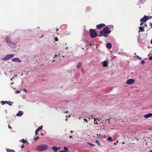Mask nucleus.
Segmentation results:
<instances>
[{
	"instance_id": "33",
	"label": "nucleus",
	"mask_w": 152,
	"mask_h": 152,
	"mask_svg": "<svg viewBox=\"0 0 152 152\" xmlns=\"http://www.w3.org/2000/svg\"><path fill=\"white\" fill-rule=\"evenodd\" d=\"M149 59L150 60H152V56H151L149 58Z\"/></svg>"
},
{
	"instance_id": "8",
	"label": "nucleus",
	"mask_w": 152,
	"mask_h": 152,
	"mask_svg": "<svg viewBox=\"0 0 152 152\" xmlns=\"http://www.w3.org/2000/svg\"><path fill=\"white\" fill-rule=\"evenodd\" d=\"M10 39L11 38L9 37H7L5 38L6 42L9 45V44L11 43V41Z\"/></svg>"
},
{
	"instance_id": "23",
	"label": "nucleus",
	"mask_w": 152,
	"mask_h": 152,
	"mask_svg": "<svg viewBox=\"0 0 152 152\" xmlns=\"http://www.w3.org/2000/svg\"><path fill=\"white\" fill-rule=\"evenodd\" d=\"M42 126H41L38 127L37 129L39 131L40 130L42 129Z\"/></svg>"
},
{
	"instance_id": "27",
	"label": "nucleus",
	"mask_w": 152,
	"mask_h": 152,
	"mask_svg": "<svg viewBox=\"0 0 152 152\" xmlns=\"http://www.w3.org/2000/svg\"><path fill=\"white\" fill-rule=\"evenodd\" d=\"M64 150L66 151H67L68 150V148L67 147H64Z\"/></svg>"
},
{
	"instance_id": "6",
	"label": "nucleus",
	"mask_w": 152,
	"mask_h": 152,
	"mask_svg": "<svg viewBox=\"0 0 152 152\" xmlns=\"http://www.w3.org/2000/svg\"><path fill=\"white\" fill-rule=\"evenodd\" d=\"M134 80L132 79H129L126 81V83L128 85L134 83Z\"/></svg>"
},
{
	"instance_id": "18",
	"label": "nucleus",
	"mask_w": 152,
	"mask_h": 152,
	"mask_svg": "<svg viewBox=\"0 0 152 152\" xmlns=\"http://www.w3.org/2000/svg\"><path fill=\"white\" fill-rule=\"evenodd\" d=\"M135 58H137V59L140 60H142V58L140 57L139 56H138L136 55L135 56Z\"/></svg>"
},
{
	"instance_id": "47",
	"label": "nucleus",
	"mask_w": 152,
	"mask_h": 152,
	"mask_svg": "<svg viewBox=\"0 0 152 152\" xmlns=\"http://www.w3.org/2000/svg\"><path fill=\"white\" fill-rule=\"evenodd\" d=\"M68 111H66V112L65 113H68Z\"/></svg>"
},
{
	"instance_id": "14",
	"label": "nucleus",
	"mask_w": 152,
	"mask_h": 152,
	"mask_svg": "<svg viewBox=\"0 0 152 152\" xmlns=\"http://www.w3.org/2000/svg\"><path fill=\"white\" fill-rule=\"evenodd\" d=\"M23 114V113L22 111H19L18 113L16 114V116H20Z\"/></svg>"
},
{
	"instance_id": "3",
	"label": "nucleus",
	"mask_w": 152,
	"mask_h": 152,
	"mask_svg": "<svg viewBox=\"0 0 152 152\" xmlns=\"http://www.w3.org/2000/svg\"><path fill=\"white\" fill-rule=\"evenodd\" d=\"M14 55L13 54L7 55L4 57L3 59V60H7L12 58Z\"/></svg>"
},
{
	"instance_id": "52",
	"label": "nucleus",
	"mask_w": 152,
	"mask_h": 152,
	"mask_svg": "<svg viewBox=\"0 0 152 152\" xmlns=\"http://www.w3.org/2000/svg\"><path fill=\"white\" fill-rule=\"evenodd\" d=\"M54 61H54V60H53V62H54Z\"/></svg>"
},
{
	"instance_id": "28",
	"label": "nucleus",
	"mask_w": 152,
	"mask_h": 152,
	"mask_svg": "<svg viewBox=\"0 0 152 152\" xmlns=\"http://www.w3.org/2000/svg\"><path fill=\"white\" fill-rule=\"evenodd\" d=\"M38 132L39 131L37 129H36L35 132V134L37 135V134H39V133H38Z\"/></svg>"
},
{
	"instance_id": "19",
	"label": "nucleus",
	"mask_w": 152,
	"mask_h": 152,
	"mask_svg": "<svg viewBox=\"0 0 152 152\" xmlns=\"http://www.w3.org/2000/svg\"><path fill=\"white\" fill-rule=\"evenodd\" d=\"M7 152H15V151L13 150L7 149L6 150Z\"/></svg>"
},
{
	"instance_id": "44",
	"label": "nucleus",
	"mask_w": 152,
	"mask_h": 152,
	"mask_svg": "<svg viewBox=\"0 0 152 152\" xmlns=\"http://www.w3.org/2000/svg\"><path fill=\"white\" fill-rule=\"evenodd\" d=\"M149 152H152V150H150Z\"/></svg>"
},
{
	"instance_id": "53",
	"label": "nucleus",
	"mask_w": 152,
	"mask_h": 152,
	"mask_svg": "<svg viewBox=\"0 0 152 152\" xmlns=\"http://www.w3.org/2000/svg\"><path fill=\"white\" fill-rule=\"evenodd\" d=\"M1 46V44H0V46Z\"/></svg>"
},
{
	"instance_id": "49",
	"label": "nucleus",
	"mask_w": 152,
	"mask_h": 152,
	"mask_svg": "<svg viewBox=\"0 0 152 152\" xmlns=\"http://www.w3.org/2000/svg\"><path fill=\"white\" fill-rule=\"evenodd\" d=\"M24 90H25V91H26V89H24Z\"/></svg>"
},
{
	"instance_id": "16",
	"label": "nucleus",
	"mask_w": 152,
	"mask_h": 152,
	"mask_svg": "<svg viewBox=\"0 0 152 152\" xmlns=\"http://www.w3.org/2000/svg\"><path fill=\"white\" fill-rule=\"evenodd\" d=\"M9 45H10L11 47H15L16 46V44L14 42H12L10 44H9Z\"/></svg>"
},
{
	"instance_id": "24",
	"label": "nucleus",
	"mask_w": 152,
	"mask_h": 152,
	"mask_svg": "<svg viewBox=\"0 0 152 152\" xmlns=\"http://www.w3.org/2000/svg\"><path fill=\"white\" fill-rule=\"evenodd\" d=\"M7 101H2L1 102V103L2 105L5 104L7 103Z\"/></svg>"
},
{
	"instance_id": "45",
	"label": "nucleus",
	"mask_w": 152,
	"mask_h": 152,
	"mask_svg": "<svg viewBox=\"0 0 152 152\" xmlns=\"http://www.w3.org/2000/svg\"><path fill=\"white\" fill-rule=\"evenodd\" d=\"M58 28H57V29H56V31H58Z\"/></svg>"
},
{
	"instance_id": "54",
	"label": "nucleus",
	"mask_w": 152,
	"mask_h": 152,
	"mask_svg": "<svg viewBox=\"0 0 152 152\" xmlns=\"http://www.w3.org/2000/svg\"><path fill=\"white\" fill-rule=\"evenodd\" d=\"M11 80H12V79H11Z\"/></svg>"
},
{
	"instance_id": "20",
	"label": "nucleus",
	"mask_w": 152,
	"mask_h": 152,
	"mask_svg": "<svg viewBox=\"0 0 152 152\" xmlns=\"http://www.w3.org/2000/svg\"><path fill=\"white\" fill-rule=\"evenodd\" d=\"M139 30L141 31H145L144 28L142 27H140L139 28Z\"/></svg>"
},
{
	"instance_id": "12",
	"label": "nucleus",
	"mask_w": 152,
	"mask_h": 152,
	"mask_svg": "<svg viewBox=\"0 0 152 152\" xmlns=\"http://www.w3.org/2000/svg\"><path fill=\"white\" fill-rule=\"evenodd\" d=\"M150 117H152V113H149L146 114L144 115V117L145 118H147Z\"/></svg>"
},
{
	"instance_id": "17",
	"label": "nucleus",
	"mask_w": 152,
	"mask_h": 152,
	"mask_svg": "<svg viewBox=\"0 0 152 152\" xmlns=\"http://www.w3.org/2000/svg\"><path fill=\"white\" fill-rule=\"evenodd\" d=\"M52 150L55 152H56L58 150V149L56 147L54 146L52 147Z\"/></svg>"
},
{
	"instance_id": "21",
	"label": "nucleus",
	"mask_w": 152,
	"mask_h": 152,
	"mask_svg": "<svg viewBox=\"0 0 152 152\" xmlns=\"http://www.w3.org/2000/svg\"><path fill=\"white\" fill-rule=\"evenodd\" d=\"M12 103H13L12 102ZM7 103L9 105L11 106L12 105V102L10 101H7Z\"/></svg>"
},
{
	"instance_id": "10",
	"label": "nucleus",
	"mask_w": 152,
	"mask_h": 152,
	"mask_svg": "<svg viewBox=\"0 0 152 152\" xmlns=\"http://www.w3.org/2000/svg\"><path fill=\"white\" fill-rule=\"evenodd\" d=\"M12 62H21V61L18 58H15L12 59Z\"/></svg>"
},
{
	"instance_id": "15",
	"label": "nucleus",
	"mask_w": 152,
	"mask_h": 152,
	"mask_svg": "<svg viewBox=\"0 0 152 152\" xmlns=\"http://www.w3.org/2000/svg\"><path fill=\"white\" fill-rule=\"evenodd\" d=\"M106 47L110 49L112 47V45L110 43H108L106 45Z\"/></svg>"
},
{
	"instance_id": "1",
	"label": "nucleus",
	"mask_w": 152,
	"mask_h": 152,
	"mask_svg": "<svg viewBox=\"0 0 152 152\" xmlns=\"http://www.w3.org/2000/svg\"><path fill=\"white\" fill-rule=\"evenodd\" d=\"M48 146L46 144L38 145L36 147V150L38 151H42L48 149Z\"/></svg>"
},
{
	"instance_id": "7",
	"label": "nucleus",
	"mask_w": 152,
	"mask_h": 152,
	"mask_svg": "<svg viewBox=\"0 0 152 152\" xmlns=\"http://www.w3.org/2000/svg\"><path fill=\"white\" fill-rule=\"evenodd\" d=\"M109 29L110 28L108 26H106L104 28L103 30L107 34H109L111 32V31H109Z\"/></svg>"
},
{
	"instance_id": "25",
	"label": "nucleus",
	"mask_w": 152,
	"mask_h": 152,
	"mask_svg": "<svg viewBox=\"0 0 152 152\" xmlns=\"http://www.w3.org/2000/svg\"><path fill=\"white\" fill-rule=\"evenodd\" d=\"M95 142L97 143L98 144V145L99 146H100L101 145L100 144V143L99 141L98 140H95Z\"/></svg>"
},
{
	"instance_id": "42",
	"label": "nucleus",
	"mask_w": 152,
	"mask_h": 152,
	"mask_svg": "<svg viewBox=\"0 0 152 152\" xmlns=\"http://www.w3.org/2000/svg\"><path fill=\"white\" fill-rule=\"evenodd\" d=\"M91 118L93 119V116H91Z\"/></svg>"
},
{
	"instance_id": "26",
	"label": "nucleus",
	"mask_w": 152,
	"mask_h": 152,
	"mask_svg": "<svg viewBox=\"0 0 152 152\" xmlns=\"http://www.w3.org/2000/svg\"><path fill=\"white\" fill-rule=\"evenodd\" d=\"M20 141L23 143H25L26 142L25 140L24 139H21L20 140Z\"/></svg>"
},
{
	"instance_id": "29",
	"label": "nucleus",
	"mask_w": 152,
	"mask_h": 152,
	"mask_svg": "<svg viewBox=\"0 0 152 152\" xmlns=\"http://www.w3.org/2000/svg\"><path fill=\"white\" fill-rule=\"evenodd\" d=\"M54 39L55 40V41H58V38L57 37H55L54 38Z\"/></svg>"
},
{
	"instance_id": "40",
	"label": "nucleus",
	"mask_w": 152,
	"mask_h": 152,
	"mask_svg": "<svg viewBox=\"0 0 152 152\" xmlns=\"http://www.w3.org/2000/svg\"><path fill=\"white\" fill-rule=\"evenodd\" d=\"M57 56V55H55L54 57L53 58H55Z\"/></svg>"
},
{
	"instance_id": "55",
	"label": "nucleus",
	"mask_w": 152,
	"mask_h": 152,
	"mask_svg": "<svg viewBox=\"0 0 152 152\" xmlns=\"http://www.w3.org/2000/svg\"><path fill=\"white\" fill-rule=\"evenodd\" d=\"M19 91H18V93H19Z\"/></svg>"
},
{
	"instance_id": "38",
	"label": "nucleus",
	"mask_w": 152,
	"mask_h": 152,
	"mask_svg": "<svg viewBox=\"0 0 152 152\" xmlns=\"http://www.w3.org/2000/svg\"><path fill=\"white\" fill-rule=\"evenodd\" d=\"M39 138V137H37V138H35V140L37 141V139Z\"/></svg>"
},
{
	"instance_id": "22",
	"label": "nucleus",
	"mask_w": 152,
	"mask_h": 152,
	"mask_svg": "<svg viewBox=\"0 0 152 152\" xmlns=\"http://www.w3.org/2000/svg\"><path fill=\"white\" fill-rule=\"evenodd\" d=\"M107 140L109 141H110V142L113 141L112 138L111 137H109L108 138H107Z\"/></svg>"
},
{
	"instance_id": "37",
	"label": "nucleus",
	"mask_w": 152,
	"mask_h": 152,
	"mask_svg": "<svg viewBox=\"0 0 152 152\" xmlns=\"http://www.w3.org/2000/svg\"><path fill=\"white\" fill-rule=\"evenodd\" d=\"M57 148L58 149V150H60L61 149V148L60 147H58Z\"/></svg>"
},
{
	"instance_id": "50",
	"label": "nucleus",
	"mask_w": 152,
	"mask_h": 152,
	"mask_svg": "<svg viewBox=\"0 0 152 152\" xmlns=\"http://www.w3.org/2000/svg\"><path fill=\"white\" fill-rule=\"evenodd\" d=\"M70 132H73V131H70Z\"/></svg>"
},
{
	"instance_id": "31",
	"label": "nucleus",
	"mask_w": 152,
	"mask_h": 152,
	"mask_svg": "<svg viewBox=\"0 0 152 152\" xmlns=\"http://www.w3.org/2000/svg\"><path fill=\"white\" fill-rule=\"evenodd\" d=\"M94 123L95 124H98L97 121H96V119L95 118H94Z\"/></svg>"
},
{
	"instance_id": "32",
	"label": "nucleus",
	"mask_w": 152,
	"mask_h": 152,
	"mask_svg": "<svg viewBox=\"0 0 152 152\" xmlns=\"http://www.w3.org/2000/svg\"><path fill=\"white\" fill-rule=\"evenodd\" d=\"M145 63V61L144 60L142 61H141V63L142 64H144Z\"/></svg>"
},
{
	"instance_id": "9",
	"label": "nucleus",
	"mask_w": 152,
	"mask_h": 152,
	"mask_svg": "<svg viewBox=\"0 0 152 152\" xmlns=\"http://www.w3.org/2000/svg\"><path fill=\"white\" fill-rule=\"evenodd\" d=\"M105 26V24L104 23H101L99 25H97L96 26V28L97 29H100Z\"/></svg>"
},
{
	"instance_id": "5",
	"label": "nucleus",
	"mask_w": 152,
	"mask_h": 152,
	"mask_svg": "<svg viewBox=\"0 0 152 152\" xmlns=\"http://www.w3.org/2000/svg\"><path fill=\"white\" fill-rule=\"evenodd\" d=\"M148 17L146 15H144V17L142 18L140 20V21L141 22H145L148 19Z\"/></svg>"
},
{
	"instance_id": "11",
	"label": "nucleus",
	"mask_w": 152,
	"mask_h": 152,
	"mask_svg": "<svg viewBox=\"0 0 152 152\" xmlns=\"http://www.w3.org/2000/svg\"><path fill=\"white\" fill-rule=\"evenodd\" d=\"M103 66L104 67L107 68L108 66V62L107 61H105L102 63Z\"/></svg>"
},
{
	"instance_id": "46",
	"label": "nucleus",
	"mask_w": 152,
	"mask_h": 152,
	"mask_svg": "<svg viewBox=\"0 0 152 152\" xmlns=\"http://www.w3.org/2000/svg\"><path fill=\"white\" fill-rule=\"evenodd\" d=\"M23 147H24V146H23V145H22V148H23Z\"/></svg>"
},
{
	"instance_id": "34",
	"label": "nucleus",
	"mask_w": 152,
	"mask_h": 152,
	"mask_svg": "<svg viewBox=\"0 0 152 152\" xmlns=\"http://www.w3.org/2000/svg\"><path fill=\"white\" fill-rule=\"evenodd\" d=\"M150 25L151 28H152V23H151H151H150Z\"/></svg>"
},
{
	"instance_id": "4",
	"label": "nucleus",
	"mask_w": 152,
	"mask_h": 152,
	"mask_svg": "<svg viewBox=\"0 0 152 152\" xmlns=\"http://www.w3.org/2000/svg\"><path fill=\"white\" fill-rule=\"evenodd\" d=\"M100 34L99 36H98V37H100L101 36H103L104 37L107 38V34L106 32L103 31V30L101 31L100 32Z\"/></svg>"
},
{
	"instance_id": "13",
	"label": "nucleus",
	"mask_w": 152,
	"mask_h": 152,
	"mask_svg": "<svg viewBox=\"0 0 152 152\" xmlns=\"http://www.w3.org/2000/svg\"><path fill=\"white\" fill-rule=\"evenodd\" d=\"M82 64V63L81 62H79L76 65V68L77 69H79L80 68Z\"/></svg>"
},
{
	"instance_id": "35",
	"label": "nucleus",
	"mask_w": 152,
	"mask_h": 152,
	"mask_svg": "<svg viewBox=\"0 0 152 152\" xmlns=\"http://www.w3.org/2000/svg\"><path fill=\"white\" fill-rule=\"evenodd\" d=\"M8 127L10 129H12V128L10 126V125H8Z\"/></svg>"
},
{
	"instance_id": "39",
	"label": "nucleus",
	"mask_w": 152,
	"mask_h": 152,
	"mask_svg": "<svg viewBox=\"0 0 152 152\" xmlns=\"http://www.w3.org/2000/svg\"><path fill=\"white\" fill-rule=\"evenodd\" d=\"M84 121H86L87 123L88 122L87 120L86 119H84Z\"/></svg>"
},
{
	"instance_id": "51",
	"label": "nucleus",
	"mask_w": 152,
	"mask_h": 152,
	"mask_svg": "<svg viewBox=\"0 0 152 152\" xmlns=\"http://www.w3.org/2000/svg\"><path fill=\"white\" fill-rule=\"evenodd\" d=\"M114 144L115 145H116V143H114Z\"/></svg>"
},
{
	"instance_id": "41",
	"label": "nucleus",
	"mask_w": 152,
	"mask_h": 152,
	"mask_svg": "<svg viewBox=\"0 0 152 152\" xmlns=\"http://www.w3.org/2000/svg\"><path fill=\"white\" fill-rule=\"evenodd\" d=\"M72 137H72V136H69V138H72Z\"/></svg>"
},
{
	"instance_id": "2",
	"label": "nucleus",
	"mask_w": 152,
	"mask_h": 152,
	"mask_svg": "<svg viewBox=\"0 0 152 152\" xmlns=\"http://www.w3.org/2000/svg\"><path fill=\"white\" fill-rule=\"evenodd\" d=\"M90 35L92 38H94L97 36V34L94 29H91L90 30Z\"/></svg>"
},
{
	"instance_id": "30",
	"label": "nucleus",
	"mask_w": 152,
	"mask_h": 152,
	"mask_svg": "<svg viewBox=\"0 0 152 152\" xmlns=\"http://www.w3.org/2000/svg\"><path fill=\"white\" fill-rule=\"evenodd\" d=\"M88 144L90 145L91 146H94V144H92L91 143H90V142H88Z\"/></svg>"
},
{
	"instance_id": "43",
	"label": "nucleus",
	"mask_w": 152,
	"mask_h": 152,
	"mask_svg": "<svg viewBox=\"0 0 152 152\" xmlns=\"http://www.w3.org/2000/svg\"><path fill=\"white\" fill-rule=\"evenodd\" d=\"M151 43L152 44V38L151 40Z\"/></svg>"
},
{
	"instance_id": "48",
	"label": "nucleus",
	"mask_w": 152,
	"mask_h": 152,
	"mask_svg": "<svg viewBox=\"0 0 152 152\" xmlns=\"http://www.w3.org/2000/svg\"><path fill=\"white\" fill-rule=\"evenodd\" d=\"M41 135H43V133H42L41 134Z\"/></svg>"
},
{
	"instance_id": "36",
	"label": "nucleus",
	"mask_w": 152,
	"mask_h": 152,
	"mask_svg": "<svg viewBox=\"0 0 152 152\" xmlns=\"http://www.w3.org/2000/svg\"><path fill=\"white\" fill-rule=\"evenodd\" d=\"M143 23L141 22V23H140V25L142 26V25H143Z\"/></svg>"
}]
</instances>
